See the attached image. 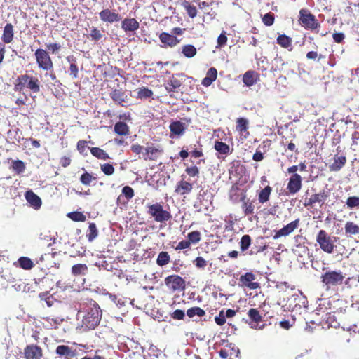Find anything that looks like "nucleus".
Listing matches in <instances>:
<instances>
[{"mask_svg": "<svg viewBox=\"0 0 359 359\" xmlns=\"http://www.w3.org/2000/svg\"><path fill=\"white\" fill-rule=\"evenodd\" d=\"M102 312L99 304L90 301L88 309L82 316L81 327L83 330H94L101 320Z\"/></svg>", "mask_w": 359, "mask_h": 359, "instance_id": "1", "label": "nucleus"}, {"mask_svg": "<svg viewBox=\"0 0 359 359\" xmlns=\"http://www.w3.org/2000/svg\"><path fill=\"white\" fill-rule=\"evenodd\" d=\"M345 274L340 270L328 269L320 276V281L323 287L330 290L344 283Z\"/></svg>", "mask_w": 359, "mask_h": 359, "instance_id": "2", "label": "nucleus"}, {"mask_svg": "<svg viewBox=\"0 0 359 359\" xmlns=\"http://www.w3.org/2000/svg\"><path fill=\"white\" fill-rule=\"evenodd\" d=\"M27 88L32 92L37 93L40 91V81L37 77L24 74L18 76L14 82V90L22 91Z\"/></svg>", "mask_w": 359, "mask_h": 359, "instance_id": "3", "label": "nucleus"}, {"mask_svg": "<svg viewBox=\"0 0 359 359\" xmlns=\"http://www.w3.org/2000/svg\"><path fill=\"white\" fill-rule=\"evenodd\" d=\"M309 191L306 192V196L304 198L303 205L307 209L313 208L316 205L320 208H323L325 205L326 200L330 195V190L323 189L319 193H315L309 196Z\"/></svg>", "mask_w": 359, "mask_h": 359, "instance_id": "4", "label": "nucleus"}, {"mask_svg": "<svg viewBox=\"0 0 359 359\" xmlns=\"http://www.w3.org/2000/svg\"><path fill=\"white\" fill-rule=\"evenodd\" d=\"M337 238L335 236L331 237L325 230L321 229L317 233L316 242L323 252L331 254L334 252L336 247L334 243Z\"/></svg>", "mask_w": 359, "mask_h": 359, "instance_id": "5", "label": "nucleus"}, {"mask_svg": "<svg viewBox=\"0 0 359 359\" xmlns=\"http://www.w3.org/2000/svg\"><path fill=\"white\" fill-rule=\"evenodd\" d=\"M147 213L156 222L164 223L172 218L171 213L165 210L160 203L147 205Z\"/></svg>", "mask_w": 359, "mask_h": 359, "instance_id": "6", "label": "nucleus"}, {"mask_svg": "<svg viewBox=\"0 0 359 359\" xmlns=\"http://www.w3.org/2000/svg\"><path fill=\"white\" fill-rule=\"evenodd\" d=\"M299 23L306 29L316 30L320 27V23L309 10L302 8L299 11Z\"/></svg>", "mask_w": 359, "mask_h": 359, "instance_id": "7", "label": "nucleus"}, {"mask_svg": "<svg viewBox=\"0 0 359 359\" xmlns=\"http://www.w3.org/2000/svg\"><path fill=\"white\" fill-rule=\"evenodd\" d=\"M34 55L39 69L43 71L53 69V62L47 50L38 48L36 50Z\"/></svg>", "mask_w": 359, "mask_h": 359, "instance_id": "8", "label": "nucleus"}, {"mask_svg": "<svg viewBox=\"0 0 359 359\" xmlns=\"http://www.w3.org/2000/svg\"><path fill=\"white\" fill-rule=\"evenodd\" d=\"M166 287L172 292L182 291L185 289L186 282L179 275H170L165 278Z\"/></svg>", "mask_w": 359, "mask_h": 359, "instance_id": "9", "label": "nucleus"}, {"mask_svg": "<svg viewBox=\"0 0 359 359\" xmlns=\"http://www.w3.org/2000/svg\"><path fill=\"white\" fill-rule=\"evenodd\" d=\"M256 276L252 272H247L239 278V285L250 290H256L260 287V284L255 282Z\"/></svg>", "mask_w": 359, "mask_h": 359, "instance_id": "10", "label": "nucleus"}, {"mask_svg": "<svg viewBox=\"0 0 359 359\" xmlns=\"http://www.w3.org/2000/svg\"><path fill=\"white\" fill-rule=\"evenodd\" d=\"M182 74L172 75L164 83V87L168 93L177 92L182 85Z\"/></svg>", "mask_w": 359, "mask_h": 359, "instance_id": "11", "label": "nucleus"}, {"mask_svg": "<svg viewBox=\"0 0 359 359\" xmlns=\"http://www.w3.org/2000/svg\"><path fill=\"white\" fill-rule=\"evenodd\" d=\"M300 224V219L299 218L291 222L287 225L284 226L282 229L276 231L275 234L273 236L274 240L278 239L280 237H285L292 233L295 229H297Z\"/></svg>", "mask_w": 359, "mask_h": 359, "instance_id": "12", "label": "nucleus"}, {"mask_svg": "<svg viewBox=\"0 0 359 359\" xmlns=\"http://www.w3.org/2000/svg\"><path fill=\"white\" fill-rule=\"evenodd\" d=\"M241 202V209L245 216L254 215L255 212V199H250L245 194L243 195L240 199Z\"/></svg>", "mask_w": 359, "mask_h": 359, "instance_id": "13", "label": "nucleus"}, {"mask_svg": "<svg viewBox=\"0 0 359 359\" xmlns=\"http://www.w3.org/2000/svg\"><path fill=\"white\" fill-rule=\"evenodd\" d=\"M302 179L300 175H292L289 179L287 189L291 194H295L300 191L302 186Z\"/></svg>", "mask_w": 359, "mask_h": 359, "instance_id": "14", "label": "nucleus"}, {"mask_svg": "<svg viewBox=\"0 0 359 359\" xmlns=\"http://www.w3.org/2000/svg\"><path fill=\"white\" fill-rule=\"evenodd\" d=\"M24 354L25 359H41L43 351L40 346L31 344L25 348Z\"/></svg>", "mask_w": 359, "mask_h": 359, "instance_id": "15", "label": "nucleus"}, {"mask_svg": "<svg viewBox=\"0 0 359 359\" xmlns=\"http://www.w3.org/2000/svg\"><path fill=\"white\" fill-rule=\"evenodd\" d=\"M187 126L186 124L182 123L180 121H174L171 122L169 126L170 137L175 138L183 135L185 133Z\"/></svg>", "mask_w": 359, "mask_h": 359, "instance_id": "16", "label": "nucleus"}, {"mask_svg": "<svg viewBox=\"0 0 359 359\" xmlns=\"http://www.w3.org/2000/svg\"><path fill=\"white\" fill-rule=\"evenodd\" d=\"M99 15L100 20L104 22L114 23L121 20V17L118 13L109 8L103 9L100 12Z\"/></svg>", "mask_w": 359, "mask_h": 359, "instance_id": "17", "label": "nucleus"}, {"mask_svg": "<svg viewBox=\"0 0 359 359\" xmlns=\"http://www.w3.org/2000/svg\"><path fill=\"white\" fill-rule=\"evenodd\" d=\"M248 316L250 320V323H249V324L250 325L251 328L255 330H261L263 328V326H259V323L262 320V316L257 309H250L248 312Z\"/></svg>", "mask_w": 359, "mask_h": 359, "instance_id": "18", "label": "nucleus"}, {"mask_svg": "<svg viewBox=\"0 0 359 359\" xmlns=\"http://www.w3.org/2000/svg\"><path fill=\"white\" fill-rule=\"evenodd\" d=\"M110 97L114 102L121 107H126L128 101V96L121 89H114L110 93Z\"/></svg>", "mask_w": 359, "mask_h": 359, "instance_id": "19", "label": "nucleus"}, {"mask_svg": "<svg viewBox=\"0 0 359 359\" xmlns=\"http://www.w3.org/2000/svg\"><path fill=\"white\" fill-rule=\"evenodd\" d=\"M140 27L139 22L133 18H126L121 22V28L126 33L135 32Z\"/></svg>", "mask_w": 359, "mask_h": 359, "instance_id": "20", "label": "nucleus"}, {"mask_svg": "<svg viewBox=\"0 0 359 359\" xmlns=\"http://www.w3.org/2000/svg\"><path fill=\"white\" fill-rule=\"evenodd\" d=\"M193 184L184 179L180 180L175 187V192L179 195L184 196L191 192Z\"/></svg>", "mask_w": 359, "mask_h": 359, "instance_id": "21", "label": "nucleus"}, {"mask_svg": "<svg viewBox=\"0 0 359 359\" xmlns=\"http://www.w3.org/2000/svg\"><path fill=\"white\" fill-rule=\"evenodd\" d=\"M259 81V74L254 70L247 71L243 76V83L248 87H250Z\"/></svg>", "mask_w": 359, "mask_h": 359, "instance_id": "22", "label": "nucleus"}, {"mask_svg": "<svg viewBox=\"0 0 359 359\" xmlns=\"http://www.w3.org/2000/svg\"><path fill=\"white\" fill-rule=\"evenodd\" d=\"M27 202L35 209H39L42 205L41 199L32 191H28L25 194Z\"/></svg>", "mask_w": 359, "mask_h": 359, "instance_id": "23", "label": "nucleus"}, {"mask_svg": "<svg viewBox=\"0 0 359 359\" xmlns=\"http://www.w3.org/2000/svg\"><path fill=\"white\" fill-rule=\"evenodd\" d=\"M159 39L165 46L170 47H173L180 42L176 36L167 32H162L159 36Z\"/></svg>", "mask_w": 359, "mask_h": 359, "instance_id": "24", "label": "nucleus"}, {"mask_svg": "<svg viewBox=\"0 0 359 359\" xmlns=\"http://www.w3.org/2000/svg\"><path fill=\"white\" fill-rule=\"evenodd\" d=\"M57 355L63 356L65 358H71L76 356V353L75 351H73L70 347L66 345H59L55 350Z\"/></svg>", "mask_w": 359, "mask_h": 359, "instance_id": "25", "label": "nucleus"}, {"mask_svg": "<svg viewBox=\"0 0 359 359\" xmlns=\"http://www.w3.org/2000/svg\"><path fill=\"white\" fill-rule=\"evenodd\" d=\"M217 77V70L215 67L210 68L206 74V76L202 80L201 84L204 86H210Z\"/></svg>", "mask_w": 359, "mask_h": 359, "instance_id": "26", "label": "nucleus"}, {"mask_svg": "<svg viewBox=\"0 0 359 359\" xmlns=\"http://www.w3.org/2000/svg\"><path fill=\"white\" fill-rule=\"evenodd\" d=\"M13 26L11 23H7L4 29L1 40L5 43H10L13 39Z\"/></svg>", "mask_w": 359, "mask_h": 359, "instance_id": "27", "label": "nucleus"}, {"mask_svg": "<svg viewBox=\"0 0 359 359\" xmlns=\"http://www.w3.org/2000/svg\"><path fill=\"white\" fill-rule=\"evenodd\" d=\"M346 158L344 156H337L334 158V162L330 165V170L337 172L340 170L346 164Z\"/></svg>", "mask_w": 359, "mask_h": 359, "instance_id": "28", "label": "nucleus"}, {"mask_svg": "<svg viewBox=\"0 0 359 359\" xmlns=\"http://www.w3.org/2000/svg\"><path fill=\"white\" fill-rule=\"evenodd\" d=\"M271 192H272V188L269 185H267L264 189H262L258 193V195H257L259 203L261 204L267 203L269 201Z\"/></svg>", "mask_w": 359, "mask_h": 359, "instance_id": "29", "label": "nucleus"}, {"mask_svg": "<svg viewBox=\"0 0 359 359\" xmlns=\"http://www.w3.org/2000/svg\"><path fill=\"white\" fill-rule=\"evenodd\" d=\"M114 131L118 135H128L130 133L129 126L123 121H118L115 123L114 127Z\"/></svg>", "mask_w": 359, "mask_h": 359, "instance_id": "30", "label": "nucleus"}, {"mask_svg": "<svg viewBox=\"0 0 359 359\" xmlns=\"http://www.w3.org/2000/svg\"><path fill=\"white\" fill-rule=\"evenodd\" d=\"M14 264L25 270H30L34 266L32 259L27 257H20Z\"/></svg>", "mask_w": 359, "mask_h": 359, "instance_id": "31", "label": "nucleus"}, {"mask_svg": "<svg viewBox=\"0 0 359 359\" xmlns=\"http://www.w3.org/2000/svg\"><path fill=\"white\" fill-rule=\"evenodd\" d=\"M236 130L240 133L243 134L244 132L246 133V135L244 137L246 138L247 135H249L248 129V121L245 118H238L236 120Z\"/></svg>", "mask_w": 359, "mask_h": 359, "instance_id": "32", "label": "nucleus"}, {"mask_svg": "<svg viewBox=\"0 0 359 359\" xmlns=\"http://www.w3.org/2000/svg\"><path fill=\"white\" fill-rule=\"evenodd\" d=\"M145 154L144 155V160H150L154 161L157 158L158 154H161L162 152L161 150L154 147H148L145 149Z\"/></svg>", "mask_w": 359, "mask_h": 359, "instance_id": "33", "label": "nucleus"}, {"mask_svg": "<svg viewBox=\"0 0 359 359\" xmlns=\"http://www.w3.org/2000/svg\"><path fill=\"white\" fill-rule=\"evenodd\" d=\"M214 149L220 154L225 156L231 153L229 145L219 140L215 142Z\"/></svg>", "mask_w": 359, "mask_h": 359, "instance_id": "34", "label": "nucleus"}, {"mask_svg": "<svg viewBox=\"0 0 359 359\" xmlns=\"http://www.w3.org/2000/svg\"><path fill=\"white\" fill-rule=\"evenodd\" d=\"M43 319L49 326L55 329L57 328L64 321V319L59 316H47Z\"/></svg>", "mask_w": 359, "mask_h": 359, "instance_id": "35", "label": "nucleus"}, {"mask_svg": "<svg viewBox=\"0 0 359 359\" xmlns=\"http://www.w3.org/2000/svg\"><path fill=\"white\" fill-rule=\"evenodd\" d=\"M91 154L100 160H107L109 155L103 149L99 147H89Z\"/></svg>", "mask_w": 359, "mask_h": 359, "instance_id": "36", "label": "nucleus"}, {"mask_svg": "<svg viewBox=\"0 0 359 359\" xmlns=\"http://www.w3.org/2000/svg\"><path fill=\"white\" fill-rule=\"evenodd\" d=\"M277 43L284 48H289L292 46V39L286 34H280L277 37Z\"/></svg>", "mask_w": 359, "mask_h": 359, "instance_id": "37", "label": "nucleus"}, {"mask_svg": "<svg viewBox=\"0 0 359 359\" xmlns=\"http://www.w3.org/2000/svg\"><path fill=\"white\" fill-rule=\"evenodd\" d=\"M88 272V266L85 264H77L72 267V273L75 276H84Z\"/></svg>", "mask_w": 359, "mask_h": 359, "instance_id": "38", "label": "nucleus"}, {"mask_svg": "<svg viewBox=\"0 0 359 359\" xmlns=\"http://www.w3.org/2000/svg\"><path fill=\"white\" fill-rule=\"evenodd\" d=\"M181 6L186 10L188 15L191 18H194L197 15L196 7L193 5H191V4L188 1L183 0L181 3Z\"/></svg>", "mask_w": 359, "mask_h": 359, "instance_id": "39", "label": "nucleus"}, {"mask_svg": "<svg viewBox=\"0 0 359 359\" xmlns=\"http://www.w3.org/2000/svg\"><path fill=\"white\" fill-rule=\"evenodd\" d=\"M170 261V257L168 252H161L156 259V264L159 266H163L168 264Z\"/></svg>", "mask_w": 359, "mask_h": 359, "instance_id": "40", "label": "nucleus"}, {"mask_svg": "<svg viewBox=\"0 0 359 359\" xmlns=\"http://www.w3.org/2000/svg\"><path fill=\"white\" fill-rule=\"evenodd\" d=\"M344 229L346 234H359V226L353 222H347L345 224Z\"/></svg>", "mask_w": 359, "mask_h": 359, "instance_id": "41", "label": "nucleus"}, {"mask_svg": "<svg viewBox=\"0 0 359 359\" xmlns=\"http://www.w3.org/2000/svg\"><path fill=\"white\" fill-rule=\"evenodd\" d=\"M11 168L19 175L25 171V164L21 160H15L12 161Z\"/></svg>", "mask_w": 359, "mask_h": 359, "instance_id": "42", "label": "nucleus"}, {"mask_svg": "<svg viewBox=\"0 0 359 359\" xmlns=\"http://www.w3.org/2000/svg\"><path fill=\"white\" fill-rule=\"evenodd\" d=\"M187 315L189 318H193L196 316L203 317L205 315V311L198 306H194L187 309Z\"/></svg>", "mask_w": 359, "mask_h": 359, "instance_id": "43", "label": "nucleus"}, {"mask_svg": "<svg viewBox=\"0 0 359 359\" xmlns=\"http://www.w3.org/2000/svg\"><path fill=\"white\" fill-rule=\"evenodd\" d=\"M39 297L41 300L45 301L47 306L49 307L52 306L56 302L55 298L48 292H41L39 293Z\"/></svg>", "mask_w": 359, "mask_h": 359, "instance_id": "44", "label": "nucleus"}, {"mask_svg": "<svg viewBox=\"0 0 359 359\" xmlns=\"http://www.w3.org/2000/svg\"><path fill=\"white\" fill-rule=\"evenodd\" d=\"M98 235V231L95 223H90L86 237L88 241H93Z\"/></svg>", "mask_w": 359, "mask_h": 359, "instance_id": "45", "label": "nucleus"}, {"mask_svg": "<svg viewBox=\"0 0 359 359\" xmlns=\"http://www.w3.org/2000/svg\"><path fill=\"white\" fill-rule=\"evenodd\" d=\"M182 53L185 57L191 58L196 54V48L193 45H185L182 47Z\"/></svg>", "mask_w": 359, "mask_h": 359, "instance_id": "46", "label": "nucleus"}, {"mask_svg": "<svg viewBox=\"0 0 359 359\" xmlns=\"http://www.w3.org/2000/svg\"><path fill=\"white\" fill-rule=\"evenodd\" d=\"M251 241L252 239L249 235L246 234L243 236L240 241V248L241 251L244 252L247 250L251 245Z\"/></svg>", "mask_w": 359, "mask_h": 359, "instance_id": "47", "label": "nucleus"}, {"mask_svg": "<svg viewBox=\"0 0 359 359\" xmlns=\"http://www.w3.org/2000/svg\"><path fill=\"white\" fill-rule=\"evenodd\" d=\"M187 238L188 241H190V244H196L201 241V235L198 231H194L188 233Z\"/></svg>", "mask_w": 359, "mask_h": 359, "instance_id": "48", "label": "nucleus"}, {"mask_svg": "<svg viewBox=\"0 0 359 359\" xmlns=\"http://www.w3.org/2000/svg\"><path fill=\"white\" fill-rule=\"evenodd\" d=\"M96 180V177H93L91 174L88 172H85L80 177L81 182L86 186L90 185L93 180Z\"/></svg>", "mask_w": 359, "mask_h": 359, "instance_id": "49", "label": "nucleus"}, {"mask_svg": "<svg viewBox=\"0 0 359 359\" xmlns=\"http://www.w3.org/2000/svg\"><path fill=\"white\" fill-rule=\"evenodd\" d=\"M153 95V91L147 88L143 87L140 88L137 92V96L140 99L149 98Z\"/></svg>", "mask_w": 359, "mask_h": 359, "instance_id": "50", "label": "nucleus"}, {"mask_svg": "<svg viewBox=\"0 0 359 359\" xmlns=\"http://www.w3.org/2000/svg\"><path fill=\"white\" fill-rule=\"evenodd\" d=\"M346 204L349 208H359V197L349 196L346 201Z\"/></svg>", "mask_w": 359, "mask_h": 359, "instance_id": "51", "label": "nucleus"}, {"mask_svg": "<svg viewBox=\"0 0 359 359\" xmlns=\"http://www.w3.org/2000/svg\"><path fill=\"white\" fill-rule=\"evenodd\" d=\"M100 169L107 176L112 175L115 172L114 167L110 163L101 164Z\"/></svg>", "mask_w": 359, "mask_h": 359, "instance_id": "52", "label": "nucleus"}, {"mask_svg": "<svg viewBox=\"0 0 359 359\" xmlns=\"http://www.w3.org/2000/svg\"><path fill=\"white\" fill-rule=\"evenodd\" d=\"M68 216L72 220L75 222H84L86 219V216L81 212H72Z\"/></svg>", "mask_w": 359, "mask_h": 359, "instance_id": "53", "label": "nucleus"}, {"mask_svg": "<svg viewBox=\"0 0 359 359\" xmlns=\"http://www.w3.org/2000/svg\"><path fill=\"white\" fill-rule=\"evenodd\" d=\"M185 172L189 177H198L200 173L199 168L196 165L187 167Z\"/></svg>", "mask_w": 359, "mask_h": 359, "instance_id": "54", "label": "nucleus"}, {"mask_svg": "<svg viewBox=\"0 0 359 359\" xmlns=\"http://www.w3.org/2000/svg\"><path fill=\"white\" fill-rule=\"evenodd\" d=\"M195 266L198 269H203L207 265L208 262L202 257H197L193 262Z\"/></svg>", "mask_w": 359, "mask_h": 359, "instance_id": "55", "label": "nucleus"}, {"mask_svg": "<svg viewBox=\"0 0 359 359\" xmlns=\"http://www.w3.org/2000/svg\"><path fill=\"white\" fill-rule=\"evenodd\" d=\"M262 22L266 26H271L274 22V15L271 13L265 14L262 18Z\"/></svg>", "mask_w": 359, "mask_h": 359, "instance_id": "56", "label": "nucleus"}, {"mask_svg": "<svg viewBox=\"0 0 359 359\" xmlns=\"http://www.w3.org/2000/svg\"><path fill=\"white\" fill-rule=\"evenodd\" d=\"M122 194L127 198L130 200L134 196V190L129 186H126L122 189Z\"/></svg>", "mask_w": 359, "mask_h": 359, "instance_id": "57", "label": "nucleus"}, {"mask_svg": "<svg viewBox=\"0 0 359 359\" xmlns=\"http://www.w3.org/2000/svg\"><path fill=\"white\" fill-rule=\"evenodd\" d=\"M90 36L91 37L92 40L97 41L102 37V34L97 28L93 27L90 34Z\"/></svg>", "mask_w": 359, "mask_h": 359, "instance_id": "58", "label": "nucleus"}, {"mask_svg": "<svg viewBox=\"0 0 359 359\" xmlns=\"http://www.w3.org/2000/svg\"><path fill=\"white\" fill-rule=\"evenodd\" d=\"M306 58L308 60H316L318 58V60L325 59V56L322 54H318L316 51H309L306 53Z\"/></svg>", "mask_w": 359, "mask_h": 359, "instance_id": "59", "label": "nucleus"}, {"mask_svg": "<svg viewBox=\"0 0 359 359\" xmlns=\"http://www.w3.org/2000/svg\"><path fill=\"white\" fill-rule=\"evenodd\" d=\"M227 36L226 32L223 31L217 38V47H223L226 44Z\"/></svg>", "mask_w": 359, "mask_h": 359, "instance_id": "60", "label": "nucleus"}, {"mask_svg": "<svg viewBox=\"0 0 359 359\" xmlns=\"http://www.w3.org/2000/svg\"><path fill=\"white\" fill-rule=\"evenodd\" d=\"M280 144L283 146H285L287 144V149L291 151H295L297 153L298 152V150L296 148V145L292 142H288L286 137H283V140Z\"/></svg>", "mask_w": 359, "mask_h": 359, "instance_id": "61", "label": "nucleus"}, {"mask_svg": "<svg viewBox=\"0 0 359 359\" xmlns=\"http://www.w3.org/2000/svg\"><path fill=\"white\" fill-rule=\"evenodd\" d=\"M69 74L73 79H76L79 76V67L76 63L70 64Z\"/></svg>", "mask_w": 359, "mask_h": 359, "instance_id": "62", "label": "nucleus"}, {"mask_svg": "<svg viewBox=\"0 0 359 359\" xmlns=\"http://www.w3.org/2000/svg\"><path fill=\"white\" fill-rule=\"evenodd\" d=\"M46 48L52 53H56L61 49V45L58 43H53L47 44Z\"/></svg>", "mask_w": 359, "mask_h": 359, "instance_id": "63", "label": "nucleus"}, {"mask_svg": "<svg viewBox=\"0 0 359 359\" xmlns=\"http://www.w3.org/2000/svg\"><path fill=\"white\" fill-rule=\"evenodd\" d=\"M224 311H221L218 316L215 318V321L218 325H223L226 323V317Z\"/></svg>", "mask_w": 359, "mask_h": 359, "instance_id": "64", "label": "nucleus"}]
</instances>
